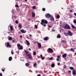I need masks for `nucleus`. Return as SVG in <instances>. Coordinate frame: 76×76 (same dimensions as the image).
I'll use <instances>...</instances> for the list:
<instances>
[{
  "instance_id": "f257e3e1",
  "label": "nucleus",
  "mask_w": 76,
  "mask_h": 76,
  "mask_svg": "<svg viewBox=\"0 0 76 76\" xmlns=\"http://www.w3.org/2000/svg\"><path fill=\"white\" fill-rule=\"evenodd\" d=\"M63 28L64 29H71L70 26L67 24H66L65 26H63Z\"/></svg>"
},
{
  "instance_id": "f03ea898",
  "label": "nucleus",
  "mask_w": 76,
  "mask_h": 76,
  "mask_svg": "<svg viewBox=\"0 0 76 76\" xmlns=\"http://www.w3.org/2000/svg\"><path fill=\"white\" fill-rule=\"evenodd\" d=\"M41 21L42 22L40 23V24L42 26L43 25V24H44V23L46 24H47L48 23V22L45 20L42 19L41 20Z\"/></svg>"
},
{
  "instance_id": "7ed1b4c3",
  "label": "nucleus",
  "mask_w": 76,
  "mask_h": 76,
  "mask_svg": "<svg viewBox=\"0 0 76 76\" xmlns=\"http://www.w3.org/2000/svg\"><path fill=\"white\" fill-rule=\"evenodd\" d=\"M18 47V50H23V47L22 46H21L20 44H18L17 45Z\"/></svg>"
},
{
  "instance_id": "20e7f679",
  "label": "nucleus",
  "mask_w": 76,
  "mask_h": 76,
  "mask_svg": "<svg viewBox=\"0 0 76 76\" xmlns=\"http://www.w3.org/2000/svg\"><path fill=\"white\" fill-rule=\"evenodd\" d=\"M48 52L49 53H51L53 52V50L52 49L49 48L48 50Z\"/></svg>"
},
{
  "instance_id": "39448f33",
  "label": "nucleus",
  "mask_w": 76,
  "mask_h": 76,
  "mask_svg": "<svg viewBox=\"0 0 76 76\" xmlns=\"http://www.w3.org/2000/svg\"><path fill=\"white\" fill-rule=\"evenodd\" d=\"M68 35H69L70 37H72L73 35V34L72 33L71 31L70 30H69L68 31Z\"/></svg>"
},
{
  "instance_id": "423d86ee",
  "label": "nucleus",
  "mask_w": 76,
  "mask_h": 76,
  "mask_svg": "<svg viewBox=\"0 0 76 76\" xmlns=\"http://www.w3.org/2000/svg\"><path fill=\"white\" fill-rule=\"evenodd\" d=\"M45 16L46 18H49L50 17H51V16L49 14H46L45 15Z\"/></svg>"
},
{
  "instance_id": "0eeeda50",
  "label": "nucleus",
  "mask_w": 76,
  "mask_h": 76,
  "mask_svg": "<svg viewBox=\"0 0 76 76\" xmlns=\"http://www.w3.org/2000/svg\"><path fill=\"white\" fill-rule=\"evenodd\" d=\"M26 55L27 57H28L29 58H32V56L30 54V53L26 54Z\"/></svg>"
},
{
  "instance_id": "6e6552de",
  "label": "nucleus",
  "mask_w": 76,
  "mask_h": 76,
  "mask_svg": "<svg viewBox=\"0 0 76 76\" xmlns=\"http://www.w3.org/2000/svg\"><path fill=\"white\" fill-rule=\"evenodd\" d=\"M37 45H38V47H39V49H40V48H41V47H42V46H41V43H37Z\"/></svg>"
},
{
  "instance_id": "1a4fd4ad",
  "label": "nucleus",
  "mask_w": 76,
  "mask_h": 76,
  "mask_svg": "<svg viewBox=\"0 0 76 76\" xmlns=\"http://www.w3.org/2000/svg\"><path fill=\"white\" fill-rule=\"evenodd\" d=\"M7 47H9V48H11V47H12V46H11V45H10V43L9 42H7Z\"/></svg>"
},
{
  "instance_id": "9d476101",
  "label": "nucleus",
  "mask_w": 76,
  "mask_h": 76,
  "mask_svg": "<svg viewBox=\"0 0 76 76\" xmlns=\"http://www.w3.org/2000/svg\"><path fill=\"white\" fill-rule=\"evenodd\" d=\"M67 53H64L62 55V57L63 58H66L67 57Z\"/></svg>"
},
{
  "instance_id": "9b49d317",
  "label": "nucleus",
  "mask_w": 76,
  "mask_h": 76,
  "mask_svg": "<svg viewBox=\"0 0 76 76\" xmlns=\"http://www.w3.org/2000/svg\"><path fill=\"white\" fill-rule=\"evenodd\" d=\"M76 70H74L72 71V75H76Z\"/></svg>"
},
{
  "instance_id": "f8f14e48",
  "label": "nucleus",
  "mask_w": 76,
  "mask_h": 76,
  "mask_svg": "<svg viewBox=\"0 0 76 76\" xmlns=\"http://www.w3.org/2000/svg\"><path fill=\"white\" fill-rule=\"evenodd\" d=\"M49 39V38L48 37H46L44 38V40L45 41H48Z\"/></svg>"
},
{
  "instance_id": "ddd939ff",
  "label": "nucleus",
  "mask_w": 76,
  "mask_h": 76,
  "mask_svg": "<svg viewBox=\"0 0 76 76\" xmlns=\"http://www.w3.org/2000/svg\"><path fill=\"white\" fill-rule=\"evenodd\" d=\"M50 20L51 21H53L54 20V17H53V16H51V18H50Z\"/></svg>"
},
{
  "instance_id": "4468645a",
  "label": "nucleus",
  "mask_w": 76,
  "mask_h": 76,
  "mask_svg": "<svg viewBox=\"0 0 76 76\" xmlns=\"http://www.w3.org/2000/svg\"><path fill=\"white\" fill-rule=\"evenodd\" d=\"M32 17L33 18H35V14L34 12H32Z\"/></svg>"
},
{
  "instance_id": "2eb2a0df",
  "label": "nucleus",
  "mask_w": 76,
  "mask_h": 76,
  "mask_svg": "<svg viewBox=\"0 0 76 76\" xmlns=\"http://www.w3.org/2000/svg\"><path fill=\"white\" fill-rule=\"evenodd\" d=\"M27 42V45H30V43L29 42V41H28L27 40H26Z\"/></svg>"
},
{
  "instance_id": "dca6fc26",
  "label": "nucleus",
  "mask_w": 76,
  "mask_h": 76,
  "mask_svg": "<svg viewBox=\"0 0 76 76\" xmlns=\"http://www.w3.org/2000/svg\"><path fill=\"white\" fill-rule=\"evenodd\" d=\"M61 42L63 43H67V41L66 40H61Z\"/></svg>"
},
{
  "instance_id": "f3484780",
  "label": "nucleus",
  "mask_w": 76,
  "mask_h": 76,
  "mask_svg": "<svg viewBox=\"0 0 76 76\" xmlns=\"http://www.w3.org/2000/svg\"><path fill=\"white\" fill-rule=\"evenodd\" d=\"M20 31L22 32V33H25V32H26V31H25V30H20Z\"/></svg>"
},
{
  "instance_id": "a211bd4d",
  "label": "nucleus",
  "mask_w": 76,
  "mask_h": 76,
  "mask_svg": "<svg viewBox=\"0 0 76 76\" xmlns=\"http://www.w3.org/2000/svg\"><path fill=\"white\" fill-rule=\"evenodd\" d=\"M57 37L58 38H61V35L60 34H58L57 36Z\"/></svg>"
},
{
  "instance_id": "6ab92c4d",
  "label": "nucleus",
  "mask_w": 76,
  "mask_h": 76,
  "mask_svg": "<svg viewBox=\"0 0 76 76\" xmlns=\"http://www.w3.org/2000/svg\"><path fill=\"white\" fill-rule=\"evenodd\" d=\"M54 66H55V64L53 63L51 65V67H54Z\"/></svg>"
},
{
  "instance_id": "aec40b11",
  "label": "nucleus",
  "mask_w": 76,
  "mask_h": 76,
  "mask_svg": "<svg viewBox=\"0 0 76 76\" xmlns=\"http://www.w3.org/2000/svg\"><path fill=\"white\" fill-rule=\"evenodd\" d=\"M12 60V57H9V61H11Z\"/></svg>"
},
{
  "instance_id": "412c9836",
  "label": "nucleus",
  "mask_w": 76,
  "mask_h": 76,
  "mask_svg": "<svg viewBox=\"0 0 76 76\" xmlns=\"http://www.w3.org/2000/svg\"><path fill=\"white\" fill-rule=\"evenodd\" d=\"M8 40L10 41H12V37H10L8 38Z\"/></svg>"
},
{
  "instance_id": "4be33fe9",
  "label": "nucleus",
  "mask_w": 76,
  "mask_h": 76,
  "mask_svg": "<svg viewBox=\"0 0 76 76\" xmlns=\"http://www.w3.org/2000/svg\"><path fill=\"white\" fill-rule=\"evenodd\" d=\"M70 69L71 70H73L74 69V68L73 67H69Z\"/></svg>"
},
{
  "instance_id": "5701e85b",
  "label": "nucleus",
  "mask_w": 76,
  "mask_h": 76,
  "mask_svg": "<svg viewBox=\"0 0 76 76\" xmlns=\"http://www.w3.org/2000/svg\"><path fill=\"white\" fill-rule=\"evenodd\" d=\"M64 34L65 36H66V37H68V33H64Z\"/></svg>"
},
{
  "instance_id": "b1692460",
  "label": "nucleus",
  "mask_w": 76,
  "mask_h": 76,
  "mask_svg": "<svg viewBox=\"0 0 76 76\" xmlns=\"http://www.w3.org/2000/svg\"><path fill=\"white\" fill-rule=\"evenodd\" d=\"M71 26L72 28H74V29H76V28L74 26V25L72 24H71Z\"/></svg>"
},
{
  "instance_id": "393cba45",
  "label": "nucleus",
  "mask_w": 76,
  "mask_h": 76,
  "mask_svg": "<svg viewBox=\"0 0 76 76\" xmlns=\"http://www.w3.org/2000/svg\"><path fill=\"white\" fill-rule=\"evenodd\" d=\"M25 53L26 54H29V52L27 51L26 50H25Z\"/></svg>"
},
{
  "instance_id": "a878e982",
  "label": "nucleus",
  "mask_w": 76,
  "mask_h": 76,
  "mask_svg": "<svg viewBox=\"0 0 76 76\" xmlns=\"http://www.w3.org/2000/svg\"><path fill=\"white\" fill-rule=\"evenodd\" d=\"M37 54V53H36V52L35 51H34L33 53V56H35Z\"/></svg>"
},
{
  "instance_id": "bb28decb",
  "label": "nucleus",
  "mask_w": 76,
  "mask_h": 76,
  "mask_svg": "<svg viewBox=\"0 0 76 76\" xmlns=\"http://www.w3.org/2000/svg\"><path fill=\"white\" fill-rule=\"evenodd\" d=\"M10 30L11 31H13V27H12V26H11L10 27Z\"/></svg>"
},
{
  "instance_id": "cd10ccee",
  "label": "nucleus",
  "mask_w": 76,
  "mask_h": 76,
  "mask_svg": "<svg viewBox=\"0 0 76 76\" xmlns=\"http://www.w3.org/2000/svg\"><path fill=\"white\" fill-rule=\"evenodd\" d=\"M18 28H20V29H21V28H22V26L20 25H18Z\"/></svg>"
},
{
  "instance_id": "c85d7f7f",
  "label": "nucleus",
  "mask_w": 76,
  "mask_h": 76,
  "mask_svg": "<svg viewBox=\"0 0 76 76\" xmlns=\"http://www.w3.org/2000/svg\"><path fill=\"white\" fill-rule=\"evenodd\" d=\"M53 57H52L51 58H49V60H53Z\"/></svg>"
},
{
  "instance_id": "c756f323",
  "label": "nucleus",
  "mask_w": 76,
  "mask_h": 76,
  "mask_svg": "<svg viewBox=\"0 0 76 76\" xmlns=\"http://www.w3.org/2000/svg\"><path fill=\"white\" fill-rule=\"evenodd\" d=\"M26 66H29V64L28 63H26Z\"/></svg>"
},
{
  "instance_id": "7c9ffc66",
  "label": "nucleus",
  "mask_w": 76,
  "mask_h": 76,
  "mask_svg": "<svg viewBox=\"0 0 76 76\" xmlns=\"http://www.w3.org/2000/svg\"><path fill=\"white\" fill-rule=\"evenodd\" d=\"M37 64L36 63H34V64L33 65V66L34 67H35L36 66V65H37Z\"/></svg>"
},
{
  "instance_id": "2f4dec72",
  "label": "nucleus",
  "mask_w": 76,
  "mask_h": 76,
  "mask_svg": "<svg viewBox=\"0 0 76 76\" xmlns=\"http://www.w3.org/2000/svg\"><path fill=\"white\" fill-rule=\"evenodd\" d=\"M32 8L33 9H35V8H36V6H33L32 7Z\"/></svg>"
},
{
  "instance_id": "473e14b6",
  "label": "nucleus",
  "mask_w": 76,
  "mask_h": 76,
  "mask_svg": "<svg viewBox=\"0 0 76 76\" xmlns=\"http://www.w3.org/2000/svg\"><path fill=\"white\" fill-rule=\"evenodd\" d=\"M57 19H59L60 18V15H58L57 16Z\"/></svg>"
},
{
  "instance_id": "72a5a7b5",
  "label": "nucleus",
  "mask_w": 76,
  "mask_h": 76,
  "mask_svg": "<svg viewBox=\"0 0 76 76\" xmlns=\"http://www.w3.org/2000/svg\"><path fill=\"white\" fill-rule=\"evenodd\" d=\"M71 51H75V50H73V48H72L71 49Z\"/></svg>"
},
{
  "instance_id": "f704fd0d",
  "label": "nucleus",
  "mask_w": 76,
  "mask_h": 76,
  "mask_svg": "<svg viewBox=\"0 0 76 76\" xmlns=\"http://www.w3.org/2000/svg\"><path fill=\"white\" fill-rule=\"evenodd\" d=\"M42 10L43 11H45V8H42Z\"/></svg>"
},
{
  "instance_id": "c9c22d12",
  "label": "nucleus",
  "mask_w": 76,
  "mask_h": 76,
  "mask_svg": "<svg viewBox=\"0 0 76 76\" xmlns=\"http://www.w3.org/2000/svg\"><path fill=\"white\" fill-rule=\"evenodd\" d=\"M15 23H16V24H18V23H19V22H18V20H15Z\"/></svg>"
},
{
  "instance_id": "e433bc0d",
  "label": "nucleus",
  "mask_w": 76,
  "mask_h": 76,
  "mask_svg": "<svg viewBox=\"0 0 76 76\" xmlns=\"http://www.w3.org/2000/svg\"><path fill=\"white\" fill-rule=\"evenodd\" d=\"M66 66L65 65H64V69H66Z\"/></svg>"
},
{
  "instance_id": "4c0bfd02",
  "label": "nucleus",
  "mask_w": 76,
  "mask_h": 76,
  "mask_svg": "<svg viewBox=\"0 0 76 76\" xmlns=\"http://www.w3.org/2000/svg\"><path fill=\"white\" fill-rule=\"evenodd\" d=\"M34 26L36 28V29H37L38 28V27H37V25H34Z\"/></svg>"
},
{
  "instance_id": "58836bf2",
  "label": "nucleus",
  "mask_w": 76,
  "mask_h": 76,
  "mask_svg": "<svg viewBox=\"0 0 76 76\" xmlns=\"http://www.w3.org/2000/svg\"><path fill=\"white\" fill-rule=\"evenodd\" d=\"M57 57L58 58H60V56L59 55H58L57 56Z\"/></svg>"
},
{
  "instance_id": "ea45409f",
  "label": "nucleus",
  "mask_w": 76,
  "mask_h": 76,
  "mask_svg": "<svg viewBox=\"0 0 76 76\" xmlns=\"http://www.w3.org/2000/svg\"><path fill=\"white\" fill-rule=\"evenodd\" d=\"M42 60H44V58H45L44 57H42V58H41Z\"/></svg>"
},
{
  "instance_id": "a19ab883",
  "label": "nucleus",
  "mask_w": 76,
  "mask_h": 76,
  "mask_svg": "<svg viewBox=\"0 0 76 76\" xmlns=\"http://www.w3.org/2000/svg\"><path fill=\"white\" fill-rule=\"evenodd\" d=\"M15 7H19L18 6V5L17 4H16L15 5Z\"/></svg>"
},
{
  "instance_id": "79ce46f5",
  "label": "nucleus",
  "mask_w": 76,
  "mask_h": 76,
  "mask_svg": "<svg viewBox=\"0 0 76 76\" xmlns=\"http://www.w3.org/2000/svg\"><path fill=\"white\" fill-rule=\"evenodd\" d=\"M73 22L74 23H76V20H73Z\"/></svg>"
},
{
  "instance_id": "37998d69",
  "label": "nucleus",
  "mask_w": 76,
  "mask_h": 76,
  "mask_svg": "<svg viewBox=\"0 0 76 76\" xmlns=\"http://www.w3.org/2000/svg\"><path fill=\"white\" fill-rule=\"evenodd\" d=\"M56 60L57 61H59V60H59V59H58V58H57L56 59Z\"/></svg>"
},
{
  "instance_id": "c03bdc74",
  "label": "nucleus",
  "mask_w": 76,
  "mask_h": 76,
  "mask_svg": "<svg viewBox=\"0 0 76 76\" xmlns=\"http://www.w3.org/2000/svg\"><path fill=\"white\" fill-rule=\"evenodd\" d=\"M57 64L58 66H60V63H58Z\"/></svg>"
},
{
  "instance_id": "a18cd8bd",
  "label": "nucleus",
  "mask_w": 76,
  "mask_h": 76,
  "mask_svg": "<svg viewBox=\"0 0 76 76\" xmlns=\"http://www.w3.org/2000/svg\"><path fill=\"white\" fill-rule=\"evenodd\" d=\"M52 31H53V32H54L56 31V30H54L53 29L52 30Z\"/></svg>"
},
{
  "instance_id": "49530a36",
  "label": "nucleus",
  "mask_w": 76,
  "mask_h": 76,
  "mask_svg": "<svg viewBox=\"0 0 76 76\" xmlns=\"http://www.w3.org/2000/svg\"><path fill=\"white\" fill-rule=\"evenodd\" d=\"M11 54H12V55H13V54H14V53H13V51H11Z\"/></svg>"
},
{
  "instance_id": "de8ad7c7",
  "label": "nucleus",
  "mask_w": 76,
  "mask_h": 76,
  "mask_svg": "<svg viewBox=\"0 0 76 76\" xmlns=\"http://www.w3.org/2000/svg\"><path fill=\"white\" fill-rule=\"evenodd\" d=\"M68 72L69 73H71L72 72L71 71L69 70V71H68Z\"/></svg>"
},
{
  "instance_id": "09e8293b",
  "label": "nucleus",
  "mask_w": 76,
  "mask_h": 76,
  "mask_svg": "<svg viewBox=\"0 0 76 76\" xmlns=\"http://www.w3.org/2000/svg\"><path fill=\"white\" fill-rule=\"evenodd\" d=\"M70 12L72 13V12H73V11L72 10H70Z\"/></svg>"
},
{
  "instance_id": "8fccbe9b",
  "label": "nucleus",
  "mask_w": 76,
  "mask_h": 76,
  "mask_svg": "<svg viewBox=\"0 0 76 76\" xmlns=\"http://www.w3.org/2000/svg\"><path fill=\"white\" fill-rule=\"evenodd\" d=\"M2 73H0V76H2Z\"/></svg>"
},
{
  "instance_id": "3c124183",
  "label": "nucleus",
  "mask_w": 76,
  "mask_h": 76,
  "mask_svg": "<svg viewBox=\"0 0 76 76\" xmlns=\"http://www.w3.org/2000/svg\"><path fill=\"white\" fill-rule=\"evenodd\" d=\"M42 57V55H40V58H41Z\"/></svg>"
},
{
  "instance_id": "603ef678",
  "label": "nucleus",
  "mask_w": 76,
  "mask_h": 76,
  "mask_svg": "<svg viewBox=\"0 0 76 76\" xmlns=\"http://www.w3.org/2000/svg\"><path fill=\"white\" fill-rule=\"evenodd\" d=\"M12 42L13 43H14V42H15V40H13L12 41Z\"/></svg>"
},
{
  "instance_id": "864d4df0",
  "label": "nucleus",
  "mask_w": 76,
  "mask_h": 76,
  "mask_svg": "<svg viewBox=\"0 0 76 76\" xmlns=\"http://www.w3.org/2000/svg\"><path fill=\"white\" fill-rule=\"evenodd\" d=\"M37 76H41V75L40 74H38Z\"/></svg>"
},
{
  "instance_id": "5fc2aeb1",
  "label": "nucleus",
  "mask_w": 76,
  "mask_h": 76,
  "mask_svg": "<svg viewBox=\"0 0 76 76\" xmlns=\"http://www.w3.org/2000/svg\"><path fill=\"white\" fill-rule=\"evenodd\" d=\"M74 15L75 16H76V13H74Z\"/></svg>"
},
{
  "instance_id": "6e6d98bb",
  "label": "nucleus",
  "mask_w": 76,
  "mask_h": 76,
  "mask_svg": "<svg viewBox=\"0 0 76 76\" xmlns=\"http://www.w3.org/2000/svg\"><path fill=\"white\" fill-rule=\"evenodd\" d=\"M2 71H3V72H4V70L3 69H2Z\"/></svg>"
},
{
  "instance_id": "4d7b16f0",
  "label": "nucleus",
  "mask_w": 76,
  "mask_h": 76,
  "mask_svg": "<svg viewBox=\"0 0 76 76\" xmlns=\"http://www.w3.org/2000/svg\"><path fill=\"white\" fill-rule=\"evenodd\" d=\"M43 26H44V27L46 26V24H44V25H43Z\"/></svg>"
},
{
  "instance_id": "13d9d810",
  "label": "nucleus",
  "mask_w": 76,
  "mask_h": 76,
  "mask_svg": "<svg viewBox=\"0 0 76 76\" xmlns=\"http://www.w3.org/2000/svg\"><path fill=\"white\" fill-rule=\"evenodd\" d=\"M20 38H22V35H20Z\"/></svg>"
},
{
  "instance_id": "bf43d9fd",
  "label": "nucleus",
  "mask_w": 76,
  "mask_h": 76,
  "mask_svg": "<svg viewBox=\"0 0 76 76\" xmlns=\"http://www.w3.org/2000/svg\"><path fill=\"white\" fill-rule=\"evenodd\" d=\"M28 50H29V51H31V49L30 48L28 49Z\"/></svg>"
},
{
  "instance_id": "052dcab7",
  "label": "nucleus",
  "mask_w": 76,
  "mask_h": 76,
  "mask_svg": "<svg viewBox=\"0 0 76 76\" xmlns=\"http://www.w3.org/2000/svg\"><path fill=\"white\" fill-rule=\"evenodd\" d=\"M48 27H49V28H51V27L50 26H48Z\"/></svg>"
},
{
  "instance_id": "680f3d73",
  "label": "nucleus",
  "mask_w": 76,
  "mask_h": 76,
  "mask_svg": "<svg viewBox=\"0 0 76 76\" xmlns=\"http://www.w3.org/2000/svg\"><path fill=\"white\" fill-rule=\"evenodd\" d=\"M64 59H65V60H67V58H64Z\"/></svg>"
},
{
  "instance_id": "e2e57ef3",
  "label": "nucleus",
  "mask_w": 76,
  "mask_h": 76,
  "mask_svg": "<svg viewBox=\"0 0 76 76\" xmlns=\"http://www.w3.org/2000/svg\"><path fill=\"white\" fill-rule=\"evenodd\" d=\"M72 41H73V42H75V40H73V39H72Z\"/></svg>"
},
{
  "instance_id": "0e129e2a",
  "label": "nucleus",
  "mask_w": 76,
  "mask_h": 76,
  "mask_svg": "<svg viewBox=\"0 0 76 76\" xmlns=\"http://www.w3.org/2000/svg\"><path fill=\"white\" fill-rule=\"evenodd\" d=\"M29 36H30V37H32V35L31 34H30Z\"/></svg>"
},
{
  "instance_id": "69168bd1",
  "label": "nucleus",
  "mask_w": 76,
  "mask_h": 76,
  "mask_svg": "<svg viewBox=\"0 0 76 76\" xmlns=\"http://www.w3.org/2000/svg\"><path fill=\"white\" fill-rule=\"evenodd\" d=\"M23 21L24 22H25V20H23Z\"/></svg>"
},
{
  "instance_id": "338daca9",
  "label": "nucleus",
  "mask_w": 76,
  "mask_h": 76,
  "mask_svg": "<svg viewBox=\"0 0 76 76\" xmlns=\"http://www.w3.org/2000/svg\"><path fill=\"white\" fill-rule=\"evenodd\" d=\"M25 1H27V0H25Z\"/></svg>"
},
{
  "instance_id": "774afa93",
  "label": "nucleus",
  "mask_w": 76,
  "mask_h": 76,
  "mask_svg": "<svg viewBox=\"0 0 76 76\" xmlns=\"http://www.w3.org/2000/svg\"><path fill=\"white\" fill-rule=\"evenodd\" d=\"M75 55H76V53H75Z\"/></svg>"
}]
</instances>
